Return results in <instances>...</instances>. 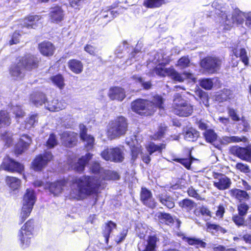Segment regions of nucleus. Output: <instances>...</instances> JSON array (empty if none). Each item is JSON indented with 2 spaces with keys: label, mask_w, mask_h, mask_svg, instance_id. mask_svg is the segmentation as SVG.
I'll use <instances>...</instances> for the list:
<instances>
[{
  "label": "nucleus",
  "mask_w": 251,
  "mask_h": 251,
  "mask_svg": "<svg viewBox=\"0 0 251 251\" xmlns=\"http://www.w3.org/2000/svg\"><path fill=\"white\" fill-rule=\"evenodd\" d=\"M222 60L216 57L207 56L202 59L201 67L209 74H213L220 69Z\"/></svg>",
  "instance_id": "obj_9"
},
{
  "label": "nucleus",
  "mask_w": 251,
  "mask_h": 251,
  "mask_svg": "<svg viewBox=\"0 0 251 251\" xmlns=\"http://www.w3.org/2000/svg\"><path fill=\"white\" fill-rule=\"evenodd\" d=\"M187 193L190 197H194L199 200L200 198V196L193 187H190L187 190Z\"/></svg>",
  "instance_id": "obj_61"
},
{
  "label": "nucleus",
  "mask_w": 251,
  "mask_h": 251,
  "mask_svg": "<svg viewBox=\"0 0 251 251\" xmlns=\"http://www.w3.org/2000/svg\"><path fill=\"white\" fill-rule=\"evenodd\" d=\"M233 53L237 57H240L243 63L247 66L249 64V58L246 50L244 48H236L233 50Z\"/></svg>",
  "instance_id": "obj_37"
},
{
  "label": "nucleus",
  "mask_w": 251,
  "mask_h": 251,
  "mask_svg": "<svg viewBox=\"0 0 251 251\" xmlns=\"http://www.w3.org/2000/svg\"><path fill=\"white\" fill-rule=\"evenodd\" d=\"M190 63V61L188 57L183 56L178 60L176 66L182 69L189 67Z\"/></svg>",
  "instance_id": "obj_49"
},
{
  "label": "nucleus",
  "mask_w": 251,
  "mask_h": 251,
  "mask_svg": "<svg viewBox=\"0 0 251 251\" xmlns=\"http://www.w3.org/2000/svg\"><path fill=\"white\" fill-rule=\"evenodd\" d=\"M12 135L10 133H5L2 135V139L6 143L7 146H9L12 142Z\"/></svg>",
  "instance_id": "obj_64"
},
{
  "label": "nucleus",
  "mask_w": 251,
  "mask_h": 251,
  "mask_svg": "<svg viewBox=\"0 0 251 251\" xmlns=\"http://www.w3.org/2000/svg\"><path fill=\"white\" fill-rule=\"evenodd\" d=\"M90 169L93 173L98 174L99 176L100 175L101 170H103V168L100 167L99 163L96 162L92 164Z\"/></svg>",
  "instance_id": "obj_56"
},
{
  "label": "nucleus",
  "mask_w": 251,
  "mask_h": 251,
  "mask_svg": "<svg viewBox=\"0 0 251 251\" xmlns=\"http://www.w3.org/2000/svg\"><path fill=\"white\" fill-rule=\"evenodd\" d=\"M247 141V138L245 136L239 137L237 136H225L222 137L219 140V142L220 144L224 146L232 143H238L240 142H246Z\"/></svg>",
  "instance_id": "obj_25"
},
{
  "label": "nucleus",
  "mask_w": 251,
  "mask_h": 251,
  "mask_svg": "<svg viewBox=\"0 0 251 251\" xmlns=\"http://www.w3.org/2000/svg\"><path fill=\"white\" fill-rule=\"evenodd\" d=\"M156 218L159 222L166 225L173 224L174 219L170 214L164 212H158L155 215Z\"/></svg>",
  "instance_id": "obj_35"
},
{
  "label": "nucleus",
  "mask_w": 251,
  "mask_h": 251,
  "mask_svg": "<svg viewBox=\"0 0 251 251\" xmlns=\"http://www.w3.org/2000/svg\"><path fill=\"white\" fill-rule=\"evenodd\" d=\"M230 195L239 201H246L249 199V194L245 191L238 189H231L229 191Z\"/></svg>",
  "instance_id": "obj_31"
},
{
  "label": "nucleus",
  "mask_w": 251,
  "mask_h": 251,
  "mask_svg": "<svg viewBox=\"0 0 251 251\" xmlns=\"http://www.w3.org/2000/svg\"><path fill=\"white\" fill-rule=\"evenodd\" d=\"M19 62L24 69L31 71L38 67L39 60L36 56L28 54L22 57Z\"/></svg>",
  "instance_id": "obj_13"
},
{
  "label": "nucleus",
  "mask_w": 251,
  "mask_h": 251,
  "mask_svg": "<svg viewBox=\"0 0 251 251\" xmlns=\"http://www.w3.org/2000/svg\"><path fill=\"white\" fill-rule=\"evenodd\" d=\"M200 86L206 90H210L212 88L213 83L211 79L205 78L200 80Z\"/></svg>",
  "instance_id": "obj_50"
},
{
  "label": "nucleus",
  "mask_w": 251,
  "mask_h": 251,
  "mask_svg": "<svg viewBox=\"0 0 251 251\" xmlns=\"http://www.w3.org/2000/svg\"><path fill=\"white\" fill-rule=\"evenodd\" d=\"M84 50L91 55H95L96 52V49L95 47L90 45H87L85 48Z\"/></svg>",
  "instance_id": "obj_63"
},
{
  "label": "nucleus",
  "mask_w": 251,
  "mask_h": 251,
  "mask_svg": "<svg viewBox=\"0 0 251 251\" xmlns=\"http://www.w3.org/2000/svg\"><path fill=\"white\" fill-rule=\"evenodd\" d=\"M92 155L90 153L86 154L84 156L77 160L76 158L70 159L68 161V163L72 169L78 172H81L84 169L85 165L88 161L91 158Z\"/></svg>",
  "instance_id": "obj_15"
},
{
  "label": "nucleus",
  "mask_w": 251,
  "mask_h": 251,
  "mask_svg": "<svg viewBox=\"0 0 251 251\" xmlns=\"http://www.w3.org/2000/svg\"><path fill=\"white\" fill-rule=\"evenodd\" d=\"M50 79L52 82L59 89H62L64 88L65 85L64 80L61 75L52 76Z\"/></svg>",
  "instance_id": "obj_45"
},
{
  "label": "nucleus",
  "mask_w": 251,
  "mask_h": 251,
  "mask_svg": "<svg viewBox=\"0 0 251 251\" xmlns=\"http://www.w3.org/2000/svg\"><path fill=\"white\" fill-rule=\"evenodd\" d=\"M0 167L2 169L11 173H22L24 171V166L13 159L7 158H5L1 164Z\"/></svg>",
  "instance_id": "obj_12"
},
{
  "label": "nucleus",
  "mask_w": 251,
  "mask_h": 251,
  "mask_svg": "<svg viewBox=\"0 0 251 251\" xmlns=\"http://www.w3.org/2000/svg\"><path fill=\"white\" fill-rule=\"evenodd\" d=\"M154 72L156 75L159 76H168L174 81L178 82H182L186 78L192 79L193 81H195V80L194 75L191 73L184 72L183 75H181L172 67L165 68L162 63L159 64L155 67Z\"/></svg>",
  "instance_id": "obj_4"
},
{
  "label": "nucleus",
  "mask_w": 251,
  "mask_h": 251,
  "mask_svg": "<svg viewBox=\"0 0 251 251\" xmlns=\"http://www.w3.org/2000/svg\"><path fill=\"white\" fill-rule=\"evenodd\" d=\"M164 0H144L143 5L148 8H154L161 6Z\"/></svg>",
  "instance_id": "obj_40"
},
{
  "label": "nucleus",
  "mask_w": 251,
  "mask_h": 251,
  "mask_svg": "<svg viewBox=\"0 0 251 251\" xmlns=\"http://www.w3.org/2000/svg\"><path fill=\"white\" fill-rule=\"evenodd\" d=\"M53 158L51 153L46 151L37 156L32 163L33 168L35 171H40L45 168Z\"/></svg>",
  "instance_id": "obj_11"
},
{
  "label": "nucleus",
  "mask_w": 251,
  "mask_h": 251,
  "mask_svg": "<svg viewBox=\"0 0 251 251\" xmlns=\"http://www.w3.org/2000/svg\"><path fill=\"white\" fill-rule=\"evenodd\" d=\"M20 34L19 32H15L12 35L11 39L9 41L10 45L16 44L19 42Z\"/></svg>",
  "instance_id": "obj_59"
},
{
  "label": "nucleus",
  "mask_w": 251,
  "mask_h": 251,
  "mask_svg": "<svg viewBox=\"0 0 251 251\" xmlns=\"http://www.w3.org/2000/svg\"><path fill=\"white\" fill-rule=\"evenodd\" d=\"M33 229V222L31 220L26 222L21 227L18 237L23 248H25L29 245Z\"/></svg>",
  "instance_id": "obj_8"
},
{
  "label": "nucleus",
  "mask_w": 251,
  "mask_h": 251,
  "mask_svg": "<svg viewBox=\"0 0 251 251\" xmlns=\"http://www.w3.org/2000/svg\"><path fill=\"white\" fill-rule=\"evenodd\" d=\"M235 168L236 169L244 173H248L250 172L249 166L242 163H238L236 164Z\"/></svg>",
  "instance_id": "obj_55"
},
{
  "label": "nucleus",
  "mask_w": 251,
  "mask_h": 251,
  "mask_svg": "<svg viewBox=\"0 0 251 251\" xmlns=\"http://www.w3.org/2000/svg\"><path fill=\"white\" fill-rule=\"evenodd\" d=\"M72 181L70 199H81L104 187L101 180L88 176L75 177Z\"/></svg>",
  "instance_id": "obj_1"
},
{
  "label": "nucleus",
  "mask_w": 251,
  "mask_h": 251,
  "mask_svg": "<svg viewBox=\"0 0 251 251\" xmlns=\"http://www.w3.org/2000/svg\"><path fill=\"white\" fill-rule=\"evenodd\" d=\"M140 198L144 204L149 208H153L156 206V202L152 198L151 192L147 188H142Z\"/></svg>",
  "instance_id": "obj_18"
},
{
  "label": "nucleus",
  "mask_w": 251,
  "mask_h": 251,
  "mask_svg": "<svg viewBox=\"0 0 251 251\" xmlns=\"http://www.w3.org/2000/svg\"><path fill=\"white\" fill-rule=\"evenodd\" d=\"M136 79H137V81L139 82L142 84V85L143 86L144 88L145 89H149L151 87V82L150 81H147L144 82L143 79L140 77H135Z\"/></svg>",
  "instance_id": "obj_60"
},
{
  "label": "nucleus",
  "mask_w": 251,
  "mask_h": 251,
  "mask_svg": "<svg viewBox=\"0 0 251 251\" xmlns=\"http://www.w3.org/2000/svg\"><path fill=\"white\" fill-rule=\"evenodd\" d=\"M116 224L111 221H109L107 224H106L103 233L104 236L106 241H108V239L111 232L114 228H116Z\"/></svg>",
  "instance_id": "obj_48"
},
{
  "label": "nucleus",
  "mask_w": 251,
  "mask_h": 251,
  "mask_svg": "<svg viewBox=\"0 0 251 251\" xmlns=\"http://www.w3.org/2000/svg\"><path fill=\"white\" fill-rule=\"evenodd\" d=\"M203 135L207 142L213 143L217 138V135L215 131L211 129L205 131Z\"/></svg>",
  "instance_id": "obj_43"
},
{
  "label": "nucleus",
  "mask_w": 251,
  "mask_h": 251,
  "mask_svg": "<svg viewBox=\"0 0 251 251\" xmlns=\"http://www.w3.org/2000/svg\"><path fill=\"white\" fill-rule=\"evenodd\" d=\"M67 103L64 100L53 99L45 105L46 108L50 111H58L65 108Z\"/></svg>",
  "instance_id": "obj_23"
},
{
  "label": "nucleus",
  "mask_w": 251,
  "mask_h": 251,
  "mask_svg": "<svg viewBox=\"0 0 251 251\" xmlns=\"http://www.w3.org/2000/svg\"><path fill=\"white\" fill-rule=\"evenodd\" d=\"M213 185L220 190L228 189L231 185V180L225 175L222 174L215 173L213 175Z\"/></svg>",
  "instance_id": "obj_17"
},
{
  "label": "nucleus",
  "mask_w": 251,
  "mask_h": 251,
  "mask_svg": "<svg viewBox=\"0 0 251 251\" xmlns=\"http://www.w3.org/2000/svg\"><path fill=\"white\" fill-rule=\"evenodd\" d=\"M174 112L181 117H188L193 112V106L181 98L178 94L174 95L173 100Z\"/></svg>",
  "instance_id": "obj_7"
},
{
  "label": "nucleus",
  "mask_w": 251,
  "mask_h": 251,
  "mask_svg": "<svg viewBox=\"0 0 251 251\" xmlns=\"http://www.w3.org/2000/svg\"><path fill=\"white\" fill-rule=\"evenodd\" d=\"M79 129L80 137L86 143L85 147L87 150L92 149L94 144V138L86 133L87 129L84 125H80Z\"/></svg>",
  "instance_id": "obj_22"
},
{
  "label": "nucleus",
  "mask_w": 251,
  "mask_h": 251,
  "mask_svg": "<svg viewBox=\"0 0 251 251\" xmlns=\"http://www.w3.org/2000/svg\"><path fill=\"white\" fill-rule=\"evenodd\" d=\"M165 148V145L162 144L159 145H155L154 143H150L147 147V150L150 154H152L155 152L161 153L162 150Z\"/></svg>",
  "instance_id": "obj_41"
},
{
  "label": "nucleus",
  "mask_w": 251,
  "mask_h": 251,
  "mask_svg": "<svg viewBox=\"0 0 251 251\" xmlns=\"http://www.w3.org/2000/svg\"><path fill=\"white\" fill-rule=\"evenodd\" d=\"M10 123V119L7 112L1 111L0 112V128L3 126H9Z\"/></svg>",
  "instance_id": "obj_46"
},
{
  "label": "nucleus",
  "mask_w": 251,
  "mask_h": 251,
  "mask_svg": "<svg viewBox=\"0 0 251 251\" xmlns=\"http://www.w3.org/2000/svg\"><path fill=\"white\" fill-rule=\"evenodd\" d=\"M127 129V124L126 119L120 116L112 121L109 124L107 135L111 139H114L124 135Z\"/></svg>",
  "instance_id": "obj_5"
},
{
  "label": "nucleus",
  "mask_w": 251,
  "mask_h": 251,
  "mask_svg": "<svg viewBox=\"0 0 251 251\" xmlns=\"http://www.w3.org/2000/svg\"><path fill=\"white\" fill-rule=\"evenodd\" d=\"M100 178L105 180H117L119 178V176L116 172L103 169L101 170Z\"/></svg>",
  "instance_id": "obj_34"
},
{
  "label": "nucleus",
  "mask_w": 251,
  "mask_h": 251,
  "mask_svg": "<svg viewBox=\"0 0 251 251\" xmlns=\"http://www.w3.org/2000/svg\"><path fill=\"white\" fill-rule=\"evenodd\" d=\"M12 110L13 113L15 115L17 121H18L20 118H22L25 116V112L22 110L21 107L19 106H13Z\"/></svg>",
  "instance_id": "obj_53"
},
{
  "label": "nucleus",
  "mask_w": 251,
  "mask_h": 251,
  "mask_svg": "<svg viewBox=\"0 0 251 251\" xmlns=\"http://www.w3.org/2000/svg\"><path fill=\"white\" fill-rule=\"evenodd\" d=\"M167 130V126L164 124H161L158 127V131L154 134L152 138L154 140H159L164 137Z\"/></svg>",
  "instance_id": "obj_47"
},
{
  "label": "nucleus",
  "mask_w": 251,
  "mask_h": 251,
  "mask_svg": "<svg viewBox=\"0 0 251 251\" xmlns=\"http://www.w3.org/2000/svg\"><path fill=\"white\" fill-rule=\"evenodd\" d=\"M228 113L233 121H239L240 120L239 115L237 114L236 111L233 108H229L228 109Z\"/></svg>",
  "instance_id": "obj_57"
},
{
  "label": "nucleus",
  "mask_w": 251,
  "mask_h": 251,
  "mask_svg": "<svg viewBox=\"0 0 251 251\" xmlns=\"http://www.w3.org/2000/svg\"><path fill=\"white\" fill-rule=\"evenodd\" d=\"M40 17L38 16H30L25 18L22 24L23 26L27 28H35L38 26Z\"/></svg>",
  "instance_id": "obj_30"
},
{
  "label": "nucleus",
  "mask_w": 251,
  "mask_h": 251,
  "mask_svg": "<svg viewBox=\"0 0 251 251\" xmlns=\"http://www.w3.org/2000/svg\"><path fill=\"white\" fill-rule=\"evenodd\" d=\"M86 0H69L70 5L75 9H79L86 3Z\"/></svg>",
  "instance_id": "obj_52"
},
{
  "label": "nucleus",
  "mask_w": 251,
  "mask_h": 251,
  "mask_svg": "<svg viewBox=\"0 0 251 251\" xmlns=\"http://www.w3.org/2000/svg\"><path fill=\"white\" fill-rule=\"evenodd\" d=\"M199 132L193 128L187 129L184 134V138L189 141H194L199 136Z\"/></svg>",
  "instance_id": "obj_38"
},
{
  "label": "nucleus",
  "mask_w": 251,
  "mask_h": 251,
  "mask_svg": "<svg viewBox=\"0 0 251 251\" xmlns=\"http://www.w3.org/2000/svg\"><path fill=\"white\" fill-rule=\"evenodd\" d=\"M159 239L155 236H150L147 239L138 243L139 251H155Z\"/></svg>",
  "instance_id": "obj_14"
},
{
  "label": "nucleus",
  "mask_w": 251,
  "mask_h": 251,
  "mask_svg": "<svg viewBox=\"0 0 251 251\" xmlns=\"http://www.w3.org/2000/svg\"><path fill=\"white\" fill-rule=\"evenodd\" d=\"M57 144L56 139L53 134H50L47 142V146L50 148H53Z\"/></svg>",
  "instance_id": "obj_58"
},
{
  "label": "nucleus",
  "mask_w": 251,
  "mask_h": 251,
  "mask_svg": "<svg viewBox=\"0 0 251 251\" xmlns=\"http://www.w3.org/2000/svg\"><path fill=\"white\" fill-rule=\"evenodd\" d=\"M249 208V206L247 204L245 203L240 204L238 206L239 214L242 216L246 215Z\"/></svg>",
  "instance_id": "obj_54"
},
{
  "label": "nucleus",
  "mask_w": 251,
  "mask_h": 251,
  "mask_svg": "<svg viewBox=\"0 0 251 251\" xmlns=\"http://www.w3.org/2000/svg\"><path fill=\"white\" fill-rule=\"evenodd\" d=\"M179 206L182 208L185 209L187 211H190L196 206V203L191 200L184 199L179 202Z\"/></svg>",
  "instance_id": "obj_44"
},
{
  "label": "nucleus",
  "mask_w": 251,
  "mask_h": 251,
  "mask_svg": "<svg viewBox=\"0 0 251 251\" xmlns=\"http://www.w3.org/2000/svg\"><path fill=\"white\" fill-rule=\"evenodd\" d=\"M68 64L69 69L75 74H80L83 71V64L81 61L78 60H70L68 62Z\"/></svg>",
  "instance_id": "obj_33"
},
{
  "label": "nucleus",
  "mask_w": 251,
  "mask_h": 251,
  "mask_svg": "<svg viewBox=\"0 0 251 251\" xmlns=\"http://www.w3.org/2000/svg\"><path fill=\"white\" fill-rule=\"evenodd\" d=\"M30 100L35 106H39L42 105L43 103H45L47 99L43 93L35 92L31 94Z\"/></svg>",
  "instance_id": "obj_32"
},
{
  "label": "nucleus",
  "mask_w": 251,
  "mask_h": 251,
  "mask_svg": "<svg viewBox=\"0 0 251 251\" xmlns=\"http://www.w3.org/2000/svg\"><path fill=\"white\" fill-rule=\"evenodd\" d=\"M108 96L112 100L122 101L125 98L126 94L124 90L122 88L114 87L109 89Z\"/></svg>",
  "instance_id": "obj_24"
},
{
  "label": "nucleus",
  "mask_w": 251,
  "mask_h": 251,
  "mask_svg": "<svg viewBox=\"0 0 251 251\" xmlns=\"http://www.w3.org/2000/svg\"><path fill=\"white\" fill-rule=\"evenodd\" d=\"M156 197L158 201L167 207L172 208L175 206L173 198L168 195L165 191L158 194Z\"/></svg>",
  "instance_id": "obj_27"
},
{
  "label": "nucleus",
  "mask_w": 251,
  "mask_h": 251,
  "mask_svg": "<svg viewBox=\"0 0 251 251\" xmlns=\"http://www.w3.org/2000/svg\"><path fill=\"white\" fill-rule=\"evenodd\" d=\"M41 53L45 56H51L53 54L54 47L50 42H43L39 45Z\"/></svg>",
  "instance_id": "obj_28"
},
{
  "label": "nucleus",
  "mask_w": 251,
  "mask_h": 251,
  "mask_svg": "<svg viewBox=\"0 0 251 251\" xmlns=\"http://www.w3.org/2000/svg\"><path fill=\"white\" fill-rule=\"evenodd\" d=\"M35 201L36 197L34 191L30 189H27L23 197V206L19 217L21 224L29 216Z\"/></svg>",
  "instance_id": "obj_6"
},
{
  "label": "nucleus",
  "mask_w": 251,
  "mask_h": 251,
  "mask_svg": "<svg viewBox=\"0 0 251 251\" xmlns=\"http://www.w3.org/2000/svg\"><path fill=\"white\" fill-rule=\"evenodd\" d=\"M164 99L158 95L154 96L151 100L138 99L131 103V108L136 113L142 116L153 114L157 109H163Z\"/></svg>",
  "instance_id": "obj_3"
},
{
  "label": "nucleus",
  "mask_w": 251,
  "mask_h": 251,
  "mask_svg": "<svg viewBox=\"0 0 251 251\" xmlns=\"http://www.w3.org/2000/svg\"><path fill=\"white\" fill-rule=\"evenodd\" d=\"M212 6L215 9V12L219 16V22L223 25L231 27L234 24H242L245 19L247 20V13L238 9L235 10L231 16L229 9L220 0L213 1Z\"/></svg>",
  "instance_id": "obj_2"
},
{
  "label": "nucleus",
  "mask_w": 251,
  "mask_h": 251,
  "mask_svg": "<svg viewBox=\"0 0 251 251\" xmlns=\"http://www.w3.org/2000/svg\"><path fill=\"white\" fill-rule=\"evenodd\" d=\"M232 221L238 226H246V221L242 216L239 214L233 215L232 218Z\"/></svg>",
  "instance_id": "obj_51"
},
{
  "label": "nucleus",
  "mask_w": 251,
  "mask_h": 251,
  "mask_svg": "<svg viewBox=\"0 0 251 251\" xmlns=\"http://www.w3.org/2000/svg\"><path fill=\"white\" fill-rule=\"evenodd\" d=\"M77 134L74 132L66 131L61 135L62 143L66 146L71 147L75 144Z\"/></svg>",
  "instance_id": "obj_19"
},
{
  "label": "nucleus",
  "mask_w": 251,
  "mask_h": 251,
  "mask_svg": "<svg viewBox=\"0 0 251 251\" xmlns=\"http://www.w3.org/2000/svg\"><path fill=\"white\" fill-rule=\"evenodd\" d=\"M230 152L242 160L251 162V145L246 148L234 146L230 149Z\"/></svg>",
  "instance_id": "obj_16"
},
{
  "label": "nucleus",
  "mask_w": 251,
  "mask_h": 251,
  "mask_svg": "<svg viewBox=\"0 0 251 251\" xmlns=\"http://www.w3.org/2000/svg\"><path fill=\"white\" fill-rule=\"evenodd\" d=\"M6 184L12 190L18 189L21 184V181L20 179L12 176H7L5 179Z\"/></svg>",
  "instance_id": "obj_36"
},
{
  "label": "nucleus",
  "mask_w": 251,
  "mask_h": 251,
  "mask_svg": "<svg viewBox=\"0 0 251 251\" xmlns=\"http://www.w3.org/2000/svg\"><path fill=\"white\" fill-rule=\"evenodd\" d=\"M177 161L180 163L186 168L189 169L191 164V160L190 158L177 159Z\"/></svg>",
  "instance_id": "obj_62"
},
{
  "label": "nucleus",
  "mask_w": 251,
  "mask_h": 251,
  "mask_svg": "<svg viewBox=\"0 0 251 251\" xmlns=\"http://www.w3.org/2000/svg\"><path fill=\"white\" fill-rule=\"evenodd\" d=\"M50 15L52 22L58 23L63 20L64 12L60 7L55 6L51 8Z\"/></svg>",
  "instance_id": "obj_29"
},
{
  "label": "nucleus",
  "mask_w": 251,
  "mask_h": 251,
  "mask_svg": "<svg viewBox=\"0 0 251 251\" xmlns=\"http://www.w3.org/2000/svg\"><path fill=\"white\" fill-rule=\"evenodd\" d=\"M31 143V138L27 135H23L20 139L19 142L16 145L15 147V153L21 154L25 150H26L29 145Z\"/></svg>",
  "instance_id": "obj_20"
},
{
  "label": "nucleus",
  "mask_w": 251,
  "mask_h": 251,
  "mask_svg": "<svg viewBox=\"0 0 251 251\" xmlns=\"http://www.w3.org/2000/svg\"><path fill=\"white\" fill-rule=\"evenodd\" d=\"M184 240L190 245L196 246L197 248H205L206 245V243L195 237H184Z\"/></svg>",
  "instance_id": "obj_39"
},
{
  "label": "nucleus",
  "mask_w": 251,
  "mask_h": 251,
  "mask_svg": "<svg viewBox=\"0 0 251 251\" xmlns=\"http://www.w3.org/2000/svg\"><path fill=\"white\" fill-rule=\"evenodd\" d=\"M9 72L10 76L15 80L21 79L25 75L24 69L19 62L11 66Z\"/></svg>",
  "instance_id": "obj_21"
},
{
  "label": "nucleus",
  "mask_w": 251,
  "mask_h": 251,
  "mask_svg": "<svg viewBox=\"0 0 251 251\" xmlns=\"http://www.w3.org/2000/svg\"><path fill=\"white\" fill-rule=\"evenodd\" d=\"M37 119L38 118L37 114H33L31 115L27 120V121H25V126H21V129L22 130H24L25 129H30L34 126L35 123H37Z\"/></svg>",
  "instance_id": "obj_42"
},
{
  "label": "nucleus",
  "mask_w": 251,
  "mask_h": 251,
  "mask_svg": "<svg viewBox=\"0 0 251 251\" xmlns=\"http://www.w3.org/2000/svg\"><path fill=\"white\" fill-rule=\"evenodd\" d=\"M102 158L105 160L121 162L124 159L123 150L119 148L106 149L101 152Z\"/></svg>",
  "instance_id": "obj_10"
},
{
  "label": "nucleus",
  "mask_w": 251,
  "mask_h": 251,
  "mask_svg": "<svg viewBox=\"0 0 251 251\" xmlns=\"http://www.w3.org/2000/svg\"><path fill=\"white\" fill-rule=\"evenodd\" d=\"M66 183L67 182L65 180H61L51 183L49 186V191L54 196L58 195L62 192Z\"/></svg>",
  "instance_id": "obj_26"
}]
</instances>
